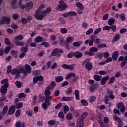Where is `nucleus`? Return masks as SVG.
<instances>
[{
    "label": "nucleus",
    "instance_id": "obj_1",
    "mask_svg": "<svg viewBox=\"0 0 127 127\" xmlns=\"http://www.w3.org/2000/svg\"><path fill=\"white\" fill-rule=\"evenodd\" d=\"M44 7L45 6L44 5H41L39 6V8L37 9L35 15V18L36 19L42 20L44 17L46 16L47 14L51 12L52 9L51 7H48L46 9H43ZM42 9L43 10L41 11V10Z\"/></svg>",
    "mask_w": 127,
    "mask_h": 127
},
{
    "label": "nucleus",
    "instance_id": "obj_2",
    "mask_svg": "<svg viewBox=\"0 0 127 127\" xmlns=\"http://www.w3.org/2000/svg\"><path fill=\"white\" fill-rule=\"evenodd\" d=\"M115 96L113 94V91L112 90L108 89L107 91V94L104 98V99H106V103H107V101H110V99L113 100L115 99Z\"/></svg>",
    "mask_w": 127,
    "mask_h": 127
},
{
    "label": "nucleus",
    "instance_id": "obj_3",
    "mask_svg": "<svg viewBox=\"0 0 127 127\" xmlns=\"http://www.w3.org/2000/svg\"><path fill=\"white\" fill-rule=\"evenodd\" d=\"M90 61L89 59L87 58L83 62V64H85V68L89 71L91 70L93 67V64Z\"/></svg>",
    "mask_w": 127,
    "mask_h": 127
},
{
    "label": "nucleus",
    "instance_id": "obj_4",
    "mask_svg": "<svg viewBox=\"0 0 127 127\" xmlns=\"http://www.w3.org/2000/svg\"><path fill=\"white\" fill-rule=\"evenodd\" d=\"M10 23V19L9 17L3 16L1 17V20H0V25L3 24L9 25Z\"/></svg>",
    "mask_w": 127,
    "mask_h": 127
},
{
    "label": "nucleus",
    "instance_id": "obj_5",
    "mask_svg": "<svg viewBox=\"0 0 127 127\" xmlns=\"http://www.w3.org/2000/svg\"><path fill=\"white\" fill-rule=\"evenodd\" d=\"M59 3L60 4H58V7L60 11H64L68 8V5L63 0H60Z\"/></svg>",
    "mask_w": 127,
    "mask_h": 127
},
{
    "label": "nucleus",
    "instance_id": "obj_6",
    "mask_svg": "<svg viewBox=\"0 0 127 127\" xmlns=\"http://www.w3.org/2000/svg\"><path fill=\"white\" fill-rule=\"evenodd\" d=\"M51 105V102L46 97V99H45V102H43L42 104V108L45 110H47L48 107L50 106Z\"/></svg>",
    "mask_w": 127,
    "mask_h": 127
},
{
    "label": "nucleus",
    "instance_id": "obj_7",
    "mask_svg": "<svg viewBox=\"0 0 127 127\" xmlns=\"http://www.w3.org/2000/svg\"><path fill=\"white\" fill-rule=\"evenodd\" d=\"M8 85L6 84H4L1 85L0 88V92L1 93L2 96H4L6 94L7 91V88H8Z\"/></svg>",
    "mask_w": 127,
    "mask_h": 127
},
{
    "label": "nucleus",
    "instance_id": "obj_8",
    "mask_svg": "<svg viewBox=\"0 0 127 127\" xmlns=\"http://www.w3.org/2000/svg\"><path fill=\"white\" fill-rule=\"evenodd\" d=\"M117 108L118 109H120V111L121 113H125V106L124 103H123L122 102H118L117 104Z\"/></svg>",
    "mask_w": 127,
    "mask_h": 127
},
{
    "label": "nucleus",
    "instance_id": "obj_9",
    "mask_svg": "<svg viewBox=\"0 0 127 127\" xmlns=\"http://www.w3.org/2000/svg\"><path fill=\"white\" fill-rule=\"evenodd\" d=\"M12 75H15L16 78H18L20 75V70L19 68L18 69L13 68L11 71Z\"/></svg>",
    "mask_w": 127,
    "mask_h": 127
},
{
    "label": "nucleus",
    "instance_id": "obj_10",
    "mask_svg": "<svg viewBox=\"0 0 127 127\" xmlns=\"http://www.w3.org/2000/svg\"><path fill=\"white\" fill-rule=\"evenodd\" d=\"M16 108L14 105H12L8 110L7 114L8 116L13 115L15 112Z\"/></svg>",
    "mask_w": 127,
    "mask_h": 127
},
{
    "label": "nucleus",
    "instance_id": "obj_11",
    "mask_svg": "<svg viewBox=\"0 0 127 127\" xmlns=\"http://www.w3.org/2000/svg\"><path fill=\"white\" fill-rule=\"evenodd\" d=\"M110 79V76L109 75L103 77L102 79H100V83L101 85H104L106 84V82Z\"/></svg>",
    "mask_w": 127,
    "mask_h": 127
},
{
    "label": "nucleus",
    "instance_id": "obj_12",
    "mask_svg": "<svg viewBox=\"0 0 127 127\" xmlns=\"http://www.w3.org/2000/svg\"><path fill=\"white\" fill-rule=\"evenodd\" d=\"M74 64L68 65V64H62V67L64 69H69L70 70H72L74 68Z\"/></svg>",
    "mask_w": 127,
    "mask_h": 127
},
{
    "label": "nucleus",
    "instance_id": "obj_13",
    "mask_svg": "<svg viewBox=\"0 0 127 127\" xmlns=\"http://www.w3.org/2000/svg\"><path fill=\"white\" fill-rule=\"evenodd\" d=\"M120 39H121V35L119 34H116V35L114 36L113 38L112 43H115V42H119V41Z\"/></svg>",
    "mask_w": 127,
    "mask_h": 127
},
{
    "label": "nucleus",
    "instance_id": "obj_14",
    "mask_svg": "<svg viewBox=\"0 0 127 127\" xmlns=\"http://www.w3.org/2000/svg\"><path fill=\"white\" fill-rule=\"evenodd\" d=\"M98 86V84H97V83L92 85L89 87V92L91 93L94 92L95 91V90H96Z\"/></svg>",
    "mask_w": 127,
    "mask_h": 127
},
{
    "label": "nucleus",
    "instance_id": "obj_15",
    "mask_svg": "<svg viewBox=\"0 0 127 127\" xmlns=\"http://www.w3.org/2000/svg\"><path fill=\"white\" fill-rule=\"evenodd\" d=\"M43 42H44V40L41 36H37L34 39V42L36 44Z\"/></svg>",
    "mask_w": 127,
    "mask_h": 127
},
{
    "label": "nucleus",
    "instance_id": "obj_16",
    "mask_svg": "<svg viewBox=\"0 0 127 127\" xmlns=\"http://www.w3.org/2000/svg\"><path fill=\"white\" fill-rule=\"evenodd\" d=\"M119 56V52L117 51L114 52L112 55V59L114 61H116Z\"/></svg>",
    "mask_w": 127,
    "mask_h": 127
},
{
    "label": "nucleus",
    "instance_id": "obj_17",
    "mask_svg": "<svg viewBox=\"0 0 127 127\" xmlns=\"http://www.w3.org/2000/svg\"><path fill=\"white\" fill-rule=\"evenodd\" d=\"M76 76V74L74 72H70L65 76L66 80H69L71 77Z\"/></svg>",
    "mask_w": 127,
    "mask_h": 127
},
{
    "label": "nucleus",
    "instance_id": "obj_18",
    "mask_svg": "<svg viewBox=\"0 0 127 127\" xmlns=\"http://www.w3.org/2000/svg\"><path fill=\"white\" fill-rule=\"evenodd\" d=\"M87 116L88 113L87 112H84L83 113H82L79 121L84 122V120L86 118V117Z\"/></svg>",
    "mask_w": 127,
    "mask_h": 127
},
{
    "label": "nucleus",
    "instance_id": "obj_19",
    "mask_svg": "<svg viewBox=\"0 0 127 127\" xmlns=\"http://www.w3.org/2000/svg\"><path fill=\"white\" fill-rule=\"evenodd\" d=\"M24 67H25L26 71H27V73L30 74L32 70V68L30 67V65L28 64H26Z\"/></svg>",
    "mask_w": 127,
    "mask_h": 127
},
{
    "label": "nucleus",
    "instance_id": "obj_20",
    "mask_svg": "<svg viewBox=\"0 0 127 127\" xmlns=\"http://www.w3.org/2000/svg\"><path fill=\"white\" fill-rule=\"evenodd\" d=\"M51 94V92H50V88L49 86H47L45 90L44 94L46 96H50Z\"/></svg>",
    "mask_w": 127,
    "mask_h": 127
},
{
    "label": "nucleus",
    "instance_id": "obj_21",
    "mask_svg": "<svg viewBox=\"0 0 127 127\" xmlns=\"http://www.w3.org/2000/svg\"><path fill=\"white\" fill-rule=\"evenodd\" d=\"M33 6V2L29 1L28 2L26 5V9H32Z\"/></svg>",
    "mask_w": 127,
    "mask_h": 127
},
{
    "label": "nucleus",
    "instance_id": "obj_22",
    "mask_svg": "<svg viewBox=\"0 0 127 127\" xmlns=\"http://www.w3.org/2000/svg\"><path fill=\"white\" fill-rule=\"evenodd\" d=\"M74 57H75L77 59H80L82 57V54L81 52L78 51L74 52Z\"/></svg>",
    "mask_w": 127,
    "mask_h": 127
},
{
    "label": "nucleus",
    "instance_id": "obj_23",
    "mask_svg": "<svg viewBox=\"0 0 127 127\" xmlns=\"http://www.w3.org/2000/svg\"><path fill=\"white\" fill-rule=\"evenodd\" d=\"M115 22V19L112 17L108 20V24L110 26H113Z\"/></svg>",
    "mask_w": 127,
    "mask_h": 127
},
{
    "label": "nucleus",
    "instance_id": "obj_24",
    "mask_svg": "<svg viewBox=\"0 0 127 127\" xmlns=\"http://www.w3.org/2000/svg\"><path fill=\"white\" fill-rule=\"evenodd\" d=\"M94 79L95 81L99 82L101 80L102 78L101 75H99L98 74H94L93 76Z\"/></svg>",
    "mask_w": 127,
    "mask_h": 127
},
{
    "label": "nucleus",
    "instance_id": "obj_25",
    "mask_svg": "<svg viewBox=\"0 0 127 127\" xmlns=\"http://www.w3.org/2000/svg\"><path fill=\"white\" fill-rule=\"evenodd\" d=\"M76 6L78 7L81 10H84V7L83 5L82 4V3L80 2H77L76 3Z\"/></svg>",
    "mask_w": 127,
    "mask_h": 127
},
{
    "label": "nucleus",
    "instance_id": "obj_26",
    "mask_svg": "<svg viewBox=\"0 0 127 127\" xmlns=\"http://www.w3.org/2000/svg\"><path fill=\"white\" fill-rule=\"evenodd\" d=\"M56 82L57 83H60L64 80V78L62 76H59L55 78Z\"/></svg>",
    "mask_w": 127,
    "mask_h": 127
},
{
    "label": "nucleus",
    "instance_id": "obj_27",
    "mask_svg": "<svg viewBox=\"0 0 127 127\" xmlns=\"http://www.w3.org/2000/svg\"><path fill=\"white\" fill-rule=\"evenodd\" d=\"M63 101L68 102L72 100V98L71 97H63L62 98Z\"/></svg>",
    "mask_w": 127,
    "mask_h": 127
},
{
    "label": "nucleus",
    "instance_id": "obj_28",
    "mask_svg": "<svg viewBox=\"0 0 127 127\" xmlns=\"http://www.w3.org/2000/svg\"><path fill=\"white\" fill-rule=\"evenodd\" d=\"M103 57V53H97L95 55L96 59H102Z\"/></svg>",
    "mask_w": 127,
    "mask_h": 127
},
{
    "label": "nucleus",
    "instance_id": "obj_29",
    "mask_svg": "<svg viewBox=\"0 0 127 127\" xmlns=\"http://www.w3.org/2000/svg\"><path fill=\"white\" fill-rule=\"evenodd\" d=\"M10 50H11L10 47L7 46V47H5V48L4 50H3L4 54L5 55L8 54L9 53V52H10Z\"/></svg>",
    "mask_w": 127,
    "mask_h": 127
},
{
    "label": "nucleus",
    "instance_id": "obj_30",
    "mask_svg": "<svg viewBox=\"0 0 127 127\" xmlns=\"http://www.w3.org/2000/svg\"><path fill=\"white\" fill-rule=\"evenodd\" d=\"M82 44V42L80 41H79L78 42H74L73 43L72 45L75 47H79Z\"/></svg>",
    "mask_w": 127,
    "mask_h": 127
},
{
    "label": "nucleus",
    "instance_id": "obj_31",
    "mask_svg": "<svg viewBox=\"0 0 127 127\" xmlns=\"http://www.w3.org/2000/svg\"><path fill=\"white\" fill-rule=\"evenodd\" d=\"M89 51L91 53L94 54V53H97L98 52V48L95 47H92L90 48Z\"/></svg>",
    "mask_w": 127,
    "mask_h": 127
},
{
    "label": "nucleus",
    "instance_id": "obj_32",
    "mask_svg": "<svg viewBox=\"0 0 127 127\" xmlns=\"http://www.w3.org/2000/svg\"><path fill=\"white\" fill-rule=\"evenodd\" d=\"M74 94L75 96V98L77 100H79V91L78 89H76L74 91Z\"/></svg>",
    "mask_w": 127,
    "mask_h": 127
},
{
    "label": "nucleus",
    "instance_id": "obj_33",
    "mask_svg": "<svg viewBox=\"0 0 127 127\" xmlns=\"http://www.w3.org/2000/svg\"><path fill=\"white\" fill-rule=\"evenodd\" d=\"M58 53V49L55 48L52 52L51 56L53 57L56 56Z\"/></svg>",
    "mask_w": 127,
    "mask_h": 127
},
{
    "label": "nucleus",
    "instance_id": "obj_34",
    "mask_svg": "<svg viewBox=\"0 0 127 127\" xmlns=\"http://www.w3.org/2000/svg\"><path fill=\"white\" fill-rule=\"evenodd\" d=\"M72 88L71 86H70L68 88L67 90H66L65 94L66 95H69L72 93Z\"/></svg>",
    "mask_w": 127,
    "mask_h": 127
},
{
    "label": "nucleus",
    "instance_id": "obj_35",
    "mask_svg": "<svg viewBox=\"0 0 127 127\" xmlns=\"http://www.w3.org/2000/svg\"><path fill=\"white\" fill-rule=\"evenodd\" d=\"M106 47H107V45L105 43L99 44L98 45V48L99 49H101L102 48H105Z\"/></svg>",
    "mask_w": 127,
    "mask_h": 127
},
{
    "label": "nucleus",
    "instance_id": "obj_36",
    "mask_svg": "<svg viewBox=\"0 0 127 127\" xmlns=\"http://www.w3.org/2000/svg\"><path fill=\"white\" fill-rule=\"evenodd\" d=\"M20 73H24V75H27V71L24 69L23 67L19 68Z\"/></svg>",
    "mask_w": 127,
    "mask_h": 127
},
{
    "label": "nucleus",
    "instance_id": "obj_37",
    "mask_svg": "<svg viewBox=\"0 0 127 127\" xmlns=\"http://www.w3.org/2000/svg\"><path fill=\"white\" fill-rule=\"evenodd\" d=\"M1 84H6L8 86V80L7 78H4L3 79H2L1 81Z\"/></svg>",
    "mask_w": 127,
    "mask_h": 127
},
{
    "label": "nucleus",
    "instance_id": "obj_38",
    "mask_svg": "<svg viewBox=\"0 0 127 127\" xmlns=\"http://www.w3.org/2000/svg\"><path fill=\"white\" fill-rule=\"evenodd\" d=\"M73 40H74L73 38L71 36H69V37H66V42L67 43H69L70 42H73Z\"/></svg>",
    "mask_w": 127,
    "mask_h": 127
},
{
    "label": "nucleus",
    "instance_id": "obj_39",
    "mask_svg": "<svg viewBox=\"0 0 127 127\" xmlns=\"http://www.w3.org/2000/svg\"><path fill=\"white\" fill-rule=\"evenodd\" d=\"M28 51V48L25 47H22L21 48V52L23 53H27Z\"/></svg>",
    "mask_w": 127,
    "mask_h": 127
},
{
    "label": "nucleus",
    "instance_id": "obj_40",
    "mask_svg": "<svg viewBox=\"0 0 127 127\" xmlns=\"http://www.w3.org/2000/svg\"><path fill=\"white\" fill-rule=\"evenodd\" d=\"M81 103L82 104V105L84 107H87L88 105V102L85 99H82L81 100Z\"/></svg>",
    "mask_w": 127,
    "mask_h": 127
},
{
    "label": "nucleus",
    "instance_id": "obj_41",
    "mask_svg": "<svg viewBox=\"0 0 127 127\" xmlns=\"http://www.w3.org/2000/svg\"><path fill=\"white\" fill-rule=\"evenodd\" d=\"M68 14L69 16H75L77 15V13L74 11H69L68 12Z\"/></svg>",
    "mask_w": 127,
    "mask_h": 127
},
{
    "label": "nucleus",
    "instance_id": "obj_42",
    "mask_svg": "<svg viewBox=\"0 0 127 127\" xmlns=\"http://www.w3.org/2000/svg\"><path fill=\"white\" fill-rule=\"evenodd\" d=\"M21 115V111L20 109L17 110L15 113V116L16 118H18Z\"/></svg>",
    "mask_w": 127,
    "mask_h": 127
},
{
    "label": "nucleus",
    "instance_id": "obj_43",
    "mask_svg": "<svg viewBox=\"0 0 127 127\" xmlns=\"http://www.w3.org/2000/svg\"><path fill=\"white\" fill-rule=\"evenodd\" d=\"M21 22L22 23V24L25 25L28 23V20L25 17H22L21 19Z\"/></svg>",
    "mask_w": 127,
    "mask_h": 127
},
{
    "label": "nucleus",
    "instance_id": "obj_44",
    "mask_svg": "<svg viewBox=\"0 0 127 127\" xmlns=\"http://www.w3.org/2000/svg\"><path fill=\"white\" fill-rule=\"evenodd\" d=\"M74 56V52H71L67 55V57L68 59H72Z\"/></svg>",
    "mask_w": 127,
    "mask_h": 127
},
{
    "label": "nucleus",
    "instance_id": "obj_45",
    "mask_svg": "<svg viewBox=\"0 0 127 127\" xmlns=\"http://www.w3.org/2000/svg\"><path fill=\"white\" fill-rule=\"evenodd\" d=\"M7 110L8 107L7 106H5L2 109V115H5V114H6V113L7 112Z\"/></svg>",
    "mask_w": 127,
    "mask_h": 127
},
{
    "label": "nucleus",
    "instance_id": "obj_46",
    "mask_svg": "<svg viewBox=\"0 0 127 127\" xmlns=\"http://www.w3.org/2000/svg\"><path fill=\"white\" fill-rule=\"evenodd\" d=\"M23 36L22 35H19L18 36H16V37L15 38V39L16 40H19V41L22 40H23Z\"/></svg>",
    "mask_w": 127,
    "mask_h": 127
},
{
    "label": "nucleus",
    "instance_id": "obj_47",
    "mask_svg": "<svg viewBox=\"0 0 127 127\" xmlns=\"http://www.w3.org/2000/svg\"><path fill=\"white\" fill-rule=\"evenodd\" d=\"M67 32V30L65 28H61V33L63 34H66Z\"/></svg>",
    "mask_w": 127,
    "mask_h": 127
},
{
    "label": "nucleus",
    "instance_id": "obj_48",
    "mask_svg": "<svg viewBox=\"0 0 127 127\" xmlns=\"http://www.w3.org/2000/svg\"><path fill=\"white\" fill-rule=\"evenodd\" d=\"M22 107H23V103L22 102H19L18 104H17L15 106V108L17 109H19Z\"/></svg>",
    "mask_w": 127,
    "mask_h": 127
},
{
    "label": "nucleus",
    "instance_id": "obj_49",
    "mask_svg": "<svg viewBox=\"0 0 127 127\" xmlns=\"http://www.w3.org/2000/svg\"><path fill=\"white\" fill-rule=\"evenodd\" d=\"M96 100V97L95 96L92 95L91 96L89 99V102L90 103H93Z\"/></svg>",
    "mask_w": 127,
    "mask_h": 127
},
{
    "label": "nucleus",
    "instance_id": "obj_50",
    "mask_svg": "<svg viewBox=\"0 0 127 127\" xmlns=\"http://www.w3.org/2000/svg\"><path fill=\"white\" fill-rule=\"evenodd\" d=\"M55 120H49L48 122V124L50 126H54L55 125Z\"/></svg>",
    "mask_w": 127,
    "mask_h": 127
},
{
    "label": "nucleus",
    "instance_id": "obj_51",
    "mask_svg": "<svg viewBox=\"0 0 127 127\" xmlns=\"http://www.w3.org/2000/svg\"><path fill=\"white\" fill-rule=\"evenodd\" d=\"M115 80H116V79H115V77L114 76L111 77L110 78V80L109 81V84H111L114 83Z\"/></svg>",
    "mask_w": 127,
    "mask_h": 127
},
{
    "label": "nucleus",
    "instance_id": "obj_52",
    "mask_svg": "<svg viewBox=\"0 0 127 127\" xmlns=\"http://www.w3.org/2000/svg\"><path fill=\"white\" fill-rule=\"evenodd\" d=\"M15 45L17 46L22 47L25 45V43L23 42H15Z\"/></svg>",
    "mask_w": 127,
    "mask_h": 127
},
{
    "label": "nucleus",
    "instance_id": "obj_53",
    "mask_svg": "<svg viewBox=\"0 0 127 127\" xmlns=\"http://www.w3.org/2000/svg\"><path fill=\"white\" fill-rule=\"evenodd\" d=\"M93 32V28H90L86 32V35L88 36L90 34H91Z\"/></svg>",
    "mask_w": 127,
    "mask_h": 127
},
{
    "label": "nucleus",
    "instance_id": "obj_54",
    "mask_svg": "<svg viewBox=\"0 0 127 127\" xmlns=\"http://www.w3.org/2000/svg\"><path fill=\"white\" fill-rule=\"evenodd\" d=\"M72 115L71 113H68L66 116V118L67 120H71L72 119Z\"/></svg>",
    "mask_w": 127,
    "mask_h": 127
},
{
    "label": "nucleus",
    "instance_id": "obj_55",
    "mask_svg": "<svg viewBox=\"0 0 127 127\" xmlns=\"http://www.w3.org/2000/svg\"><path fill=\"white\" fill-rule=\"evenodd\" d=\"M69 110V107L67 105L64 106V113L66 114Z\"/></svg>",
    "mask_w": 127,
    "mask_h": 127
},
{
    "label": "nucleus",
    "instance_id": "obj_56",
    "mask_svg": "<svg viewBox=\"0 0 127 127\" xmlns=\"http://www.w3.org/2000/svg\"><path fill=\"white\" fill-rule=\"evenodd\" d=\"M113 119L115 121H117L118 123L121 122V120L120 119V118H119V117H118L117 115H114L113 116Z\"/></svg>",
    "mask_w": 127,
    "mask_h": 127
},
{
    "label": "nucleus",
    "instance_id": "obj_57",
    "mask_svg": "<svg viewBox=\"0 0 127 127\" xmlns=\"http://www.w3.org/2000/svg\"><path fill=\"white\" fill-rule=\"evenodd\" d=\"M15 83L16 86L17 87V88H20L21 87V83L19 81L16 80L15 81Z\"/></svg>",
    "mask_w": 127,
    "mask_h": 127
},
{
    "label": "nucleus",
    "instance_id": "obj_58",
    "mask_svg": "<svg viewBox=\"0 0 127 127\" xmlns=\"http://www.w3.org/2000/svg\"><path fill=\"white\" fill-rule=\"evenodd\" d=\"M120 18L122 21H124L126 20V15L125 14L122 13L120 14Z\"/></svg>",
    "mask_w": 127,
    "mask_h": 127
},
{
    "label": "nucleus",
    "instance_id": "obj_59",
    "mask_svg": "<svg viewBox=\"0 0 127 127\" xmlns=\"http://www.w3.org/2000/svg\"><path fill=\"white\" fill-rule=\"evenodd\" d=\"M62 105H63V103H58V104L55 106V109H56V110H59V109L62 107Z\"/></svg>",
    "mask_w": 127,
    "mask_h": 127
},
{
    "label": "nucleus",
    "instance_id": "obj_60",
    "mask_svg": "<svg viewBox=\"0 0 127 127\" xmlns=\"http://www.w3.org/2000/svg\"><path fill=\"white\" fill-rule=\"evenodd\" d=\"M58 117L61 119H64V114L63 112L60 111L58 114Z\"/></svg>",
    "mask_w": 127,
    "mask_h": 127
},
{
    "label": "nucleus",
    "instance_id": "obj_61",
    "mask_svg": "<svg viewBox=\"0 0 127 127\" xmlns=\"http://www.w3.org/2000/svg\"><path fill=\"white\" fill-rule=\"evenodd\" d=\"M56 83L54 80L52 81L51 83L50 84V86L52 88H54L56 86Z\"/></svg>",
    "mask_w": 127,
    "mask_h": 127
},
{
    "label": "nucleus",
    "instance_id": "obj_62",
    "mask_svg": "<svg viewBox=\"0 0 127 127\" xmlns=\"http://www.w3.org/2000/svg\"><path fill=\"white\" fill-rule=\"evenodd\" d=\"M101 31V28L100 27L98 28L96 30L94 31V35H98L99 33H100Z\"/></svg>",
    "mask_w": 127,
    "mask_h": 127
},
{
    "label": "nucleus",
    "instance_id": "obj_63",
    "mask_svg": "<svg viewBox=\"0 0 127 127\" xmlns=\"http://www.w3.org/2000/svg\"><path fill=\"white\" fill-rule=\"evenodd\" d=\"M103 56H104V58L105 59H107L110 56V54L109 52H103Z\"/></svg>",
    "mask_w": 127,
    "mask_h": 127
},
{
    "label": "nucleus",
    "instance_id": "obj_64",
    "mask_svg": "<svg viewBox=\"0 0 127 127\" xmlns=\"http://www.w3.org/2000/svg\"><path fill=\"white\" fill-rule=\"evenodd\" d=\"M4 43H5V45H9L10 44V42L9 39L7 38H5L4 39Z\"/></svg>",
    "mask_w": 127,
    "mask_h": 127
}]
</instances>
